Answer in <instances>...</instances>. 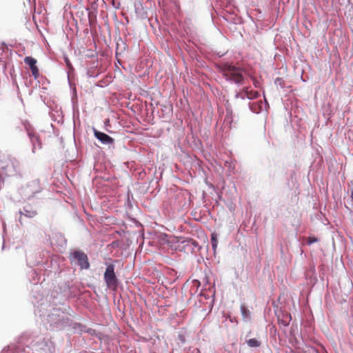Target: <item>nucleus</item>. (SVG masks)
I'll use <instances>...</instances> for the list:
<instances>
[{
	"label": "nucleus",
	"mask_w": 353,
	"mask_h": 353,
	"mask_svg": "<svg viewBox=\"0 0 353 353\" xmlns=\"http://www.w3.org/2000/svg\"><path fill=\"white\" fill-rule=\"evenodd\" d=\"M221 73L230 81L234 83H241L243 81V71L240 68L236 67L232 63H223L217 65Z\"/></svg>",
	"instance_id": "1"
},
{
	"label": "nucleus",
	"mask_w": 353,
	"mask_h": 353,
	"mask_svg": "<svg viewBox=\"0 0 353 353\" xmlns=\"http://www.w3.org/2000/svg\"><path fill=\"white\" fill-rule=\"evenodd\" d=\"M106 269L103 274L106 287L112 291H116L119 285V279L116 275L115 266L112 263H105Z\"/></svg>",
	"instance_id": "2"
},
{
	"label": "nucleus",
	"mask_w": 353,
	"mask_h": 353,
	"mask_svg": "<svg viewBox=\"0 0 353 353\" xmlns=\"http://www.w3.org/2000/svg\"><path fill=\"white\" fill-rule=\"evenodd\" d=\"M41 187L39 179H33L30 181L24 188L25 194L28 196H34L37 193L40 192Z\"/></svg>",
	"instance_id": "3"
},
{
	"label": "nucleus",
	"mask_w": 353,
	"mask_h": 353,
	"mask_svg": "<svg viewBox=\"0 0 353 353\" xmlns=\"http://www.w3.org/2000/svg\"><path fill=\"white\" fill-rule=\"evenodd\" d=\"M177 242L181 243L182 245L181 248L184 250H188L191 252H194L196 250H199L200 249L198 242L190 238H187L183 240L182 238H180Z\"/></svg>",
	"instance_id": "4"
},
{
	"label": "nucleus",
	"mask_w": 353,
	"mask_h": 353,
	"mask_svg": "<svg viewBox=\"0 0 353 353\" xmlns=\"http://www.w3.org/2000/svg\"><path fill=\"white\" fill-rule=\"evenodd\" d=\"M72 257L77 261L78 265H79L81 269L89 268L90 263L88 262V259L84 252L81 251H75L72 254Z\"/></svg>",
	"instance_id": "5"
},
{
	"label": "nucleus",
	"mask_w": 353,
	"mask_h": 353,
	"mask_svg": "<svg viewBox=\"0 0 353 353\" xmlns=\"http://www.w3.org/2000/svg\"><path fill=\"white\" fill-rule=\"evenodd\" d=\"M94 134L95 137L101 141V143L111 145L114 144V140L109 135L105 133L99 132L95 129H94Z\"/></svg>",
	"instance_id": "6"
},
{
	"label": "nucleus",
	"mask_w": 353,
	"mask_h": 353,
	"mask_svg": "<svg viewBox=\"0 0 353 353\" xmlns=\"http://www.w3.org/2000/svg\"><path fill=\"white\" fill-rule=\"evenodd\" d=\"M24 62L30 66L33 77L37 79L39 76V71L36 65L37 60L32 57H26L24 59Z\"/></svg>",
	"instance_id": "7"
},
{
	"label": "nucleus",
	"mask_w": 353,
	"mask_h": 353,
	"mask_svg": "<svg viewBox=\"0 0 353 353\" xmlns=\"http://www.w3.org/2000/svg\"><path fill=\"white\" fill-rule=\"evenodd\" d=\"M259 93L254 90L250 89L249 88H245L243 89V90L237 94V97H240L241 99H245V97L249 99H254L259 97Z\"/></svg>",
	"instance_id": "8"
},
{
	"label": "nucleus",
	"mask_w": 353,
	"mask_h": 353,
	"mask_svg": "<svg viewBox=\"0 0 353 353\" xmlns=\"http://www.w3.org/2000/svg\"><path fill=\"white\" fill-rule=\"evenodd\" d=\"M292 320L291 314L285 312L278 315V321L283 326H288Z\"/></svg>",
	"instance_id": "9"
},
{
	"label": "nucleus",
	"mask_w": 353,
	"mask_h": 353,
	"mask_svg": "<svg viewBox=\"0 0 353 353\" xmlns=\"http://www.w3.org/2000/svg\"><path fill=\"white\" fill-rule=\"evenodd\" d=\"M21 214L28 218H33L37 215V211L32 210L30 206L24 208V212H21Z\"/></svg>",
	"instance_id": "10"
},
{
	"label": "nucleus",
	"mask_w": 353,
	"mask_h": 353,
	"mask_svg": "<svg viewBox=\"0 0 353 353\" xmlns=\"http://www.w3.org/2000/svg\"><path fill=\"white\" fill-rule=\"evenodd\" d=\"M247 344L250 347H258L261 345V342L256 339H250L247 341Z\"/></svg>",
	"instance_id": "11"
},
{
	"label": "nucleus",
	"mask_w": 353,
	"mask_h": 353,
	"mask_svg": "<svg viewBox=\"0 0 353 353\" xmlns=\"http://www.w3.org/2000/svg\"><path fill=\"white\" fill-rule=\"evenodd\" d=\"M241 312L242 316L244 319H248L250 318V312L245 307V305H241Z\"/></svg>",
	"instance_id": "12"
},
{
	"label": "nucleus",
	"mask_w": 353,
	"mask_h": 353,
	"mask_svg": "<svg viewBox=\"0 0 353 353\" xmlns=\"http://www.w3.org/2000/svg\"><path fill=\"white\" fill-rule=\"evenodd\" d=\"M211 242H212V249L214 252H216V250L217 248V245H218V240H217V235L214 232L211 234Z\"/></svg>",
	"instance_id": "13"
},
{
	"label": "nucleus",
	"mask_w": 353,
	"mask_h": 353,
	"mask_svg": "<svg viewBox=\"0 0 353 353\" xmlns=\"http://www.w3.org/2000/svg\"><path fill=\"white\" fill-rule=\"evenodd\" d=\"M28 134L34 145L35 142L39 143V137L33 130H28Z\"/></svg>",
	"instance_id": "14"
},
{
	"label": "nucleus",
	"mask_w": 353,
	"mask_h": 353,
	"mask_svg": "<svg viewBox=\"0 0 353 353\" xmlns=\"http://www.w3.org/2000/svg\"><path fill=\"white\" fill-rule=\"evenodd\" d=\"M317 241V239H316L315 237H310L307 240V243L308 244H312L314 242H316Z\"/></svg>",
	"instance_id": "15"
},
{
	"label": "nucleus",
	"mask_w": 353,
	"mask_h": 353,
	"mask_svg": "<svg viewBox=\"0 0 353 353\" xmlns=\"http://www.w3.org/2000/svg\"><path fill=\"white\" fill-rule=\"evenodd\" d=\"M351 199H352V201H353V189L352 190V192H351Z\"/></svg>",
	"instance_id": "16"
}]
</instances>
